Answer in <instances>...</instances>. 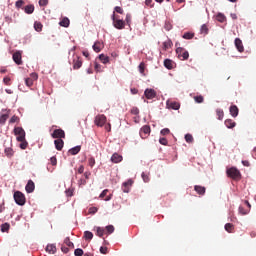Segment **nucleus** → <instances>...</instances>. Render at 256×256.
Wrapping results in <instances>:
<instances>
[{"instance_id":"46","label":"nucleus","mask_w":256,"mask_h":256,"mask_svg":"<svg viewBox=\"0 0 256 256\" xmlns=\"http://www.w3.org/2000/svg\"><path fill=\"white\" fill-rule=\"evenodd\" d=\"M64 243L66 244L67 247H70V248H74V243L71 242L70 238L69 237H66L65 240H64Z\"/></svg>"},{"instance_id":"12","label":"nucleus","mask_w":256,"mask_h":256,"mask_svg":"<svg viewBox=\"0 0 256 256\" xmlns=\"http://www.w3.org/2000/svg\"><path fill=\"white\" fill-rule=\"evenodd\" d=\"M82 65H83L82 59L79 58V56H76V58H74V60H73L74 70H79V68H81Z\"/></svg>"},{"instance_id":"25","label":"nucleus","mask_w":256,"mask_h":256,"mask_svg":"<svg viewBox=\"0 0 256 256\" xmlns=\"http://www.w3.org/2000/svg\"><path fill=\"white\" fill-rule=\"evenodd\" d=\"M84 238L86 241H92V239L94 238V234L92 233V231H84Z\"/></svg>"},{"instance_id":"34","label":"nucleus","mask_w":256,"mask_h":256,"mask_svg":"<svg viewBox=\"0 0 256 256\" xmlns=\"http://www.w3.org/2000/svg\"><path fill=\"white\" fill-rule=\"evenodd\" d=\"M104 233H105L104 228H102V227H97L96 228V235L99 236V238H103Z\"/></svg>"},{"instance_id":"5","label":"nucleus","mask_w":256,"mask_h":256,"mask_svg":"<svg viewBox=\"0 0 256 256\" xmlns=\"http://www.w3.org/2000/svg\"><path fill=\"white\" fill-rule=\"evenodd\" d=\"M14 134L17 136V141L20 143V141H23L26 137V132L23 129V127H15L14 128Z\"/></svg>"},{"instance_id":"26","label":"nucleus","mask_w":256,"mask_h":256,"mask_svg":"<svg viewBox=\"0 0 256 256\" xmlns=\"http://www.w3.org/2000/svg\"><path fill=\"white\" fill-rule=\"evenodd\" d=\"M46 251L49 252V254H55V252H57V247L53 244L47 245Z\"/></svg>"},{"instance_id":"54","label":"nucleus","mask_w":256,"mask_h":256,"mask_svg":"<svg viewBox=\"0 0 256 256\" xmlns=\"http://www.w3.org/2000/svg\"><path fill=\"white\" fill-rule=\"evenodd\" d=\"M89 214H96V212H98V208H96L95 206H92L91 208H89Z\"/></svg>"},{"instance_id":"44","label":"nucleus","mask_w":256,"mask_h":256,"mask_svg":"<svg viewBox=\"0 0 256 256\" xmlns=\"http://www.w3.org/2000/svg\"><path fill=\"white\" fill-rule=\"evenodd\" d=\"M194 100L195 102H197V104H202V102H204V96L203 95L194 96Z\"/></svg>"},{"instance_id":"30","label":"nucleus","mask_w":256,"mask_h":256,"mask_svg":"<svg viewBox=\"0 0 256 256\" xmlns=\"http://www.w3.org/2000/svg\"><path fill=\"white\" fill-rule=\"evenodd\" d=\"M195 37V34L193 32H184V35H182V38L185 40H191Z\"/></svg>"},{"instance_id":"31","label":"nucleus","mask_w":256,"mask_h":256,"mask_svg":"<svg viewBox=\"0 0 256 256\" xmlns=\"http://www.w3.org/2000/svg\"><path fill=\"white\" fill-rule=\"evenodd\" d=\"M34 6L33 4H29L28 6L24 7V12L27 13L28 15H31V13L34 12Z\"/></svg>"},{"instance_id":"19","label":"nucleus","mask_w":256,"mask_h":256,"mask_svg":"<svg viewBox=\"0 0 256 256\" xmlns=\"http://www.w3.org/2000/svg\"><path fill=\"white\" fill-rule=\"evenodd\" d=\"M194 190L197 192L198 195L201 196L205 195L206 193V188L202 185H195Z\"/></svg>"},{"instance_id":"22","label":"nucleus","mask_w":256,"mask_h":256,"mask_svg":"<svg viewBox=\"0 0 256 256\" xmlns=\"http://www.w3.org/2000/svg\"><path fill=\"white\" fill-rule=\"evenodd\" d=\"M239 109L237 105H231L230 107V114L232 117H238Z\"/></svg>"},{"instance_id":"9","label":"nucleus","mask_w":256,"mask_h":256,"mask_svg":"<svg viewBox=\"0 0 256 256\" xmlns=\"http://www.w3.org/2000/svg\"><path fill=\"white\" fill-rule=\"evenodd\" d=\"M131 186H133V179H128L126 182H123L122 190L124 193H129Z\"/></svg>"},{"instance_id":"13","label":"nucleus","mask_w":256,"mask_h":256,"mask_svg":"<svg viewBox=\"0 0 256 256\" xmlns=\"http://www.w3.org/2000/svg\"><path fill=\"white\" fill-rule=\"evenodd\" d=\"M25 190L27 193H33V191L35 190V184L32 179H29V181L27 182Z\"/></svg>"},{"instance_id":"48","label":"nucleus","mask_w":256,"mask_h":256,"mask_svg":"<svg viewBox=\"0 0 256 256\" xmlns=\"http://www.w3.org/2000/svg\"><path fill=\"white\" fill-rule=\"evenodd\" d=\"M142 178L144 180L145 183H149L150 179H149V174L142 172Z\"/></svg>"},{"instance_id":"3","label":"nucleus","mask_w":256,"mask_h":256,"mask_svg":"<svg viewBox=\"0 0 256 256\" xmlns=\"http://www.w3.org/2000/svg\"><path fill=\"white\" fill-rule=\"evenodd\" d=\"M176 54L181 61L189 59V52L188 50H185L184 47H177Z\"/></svg>"},{"instance_id":"17","label":"nucleus","mask_w":256,"mask_h":256,"mask_svg":"<svg viewBox=\"0 0 256 256\" xmlns=\"http://www.w3.org/2000/svg\"><path fill=\"white\" fill-rule=\"evenodd\" d=\"M122 160H123V156H121L120 154L118 153L112 154V157H111L112 163H120L122 162Z\"/></svg>"},{"instance_id":"52","label":"nucleus","mask_w":256,"mask_h":256,"mask_svg":"<svg viewBox=\"0 0 256 256\" xmlns=\"http://www.w3.org/2000/svg\"><path fill=\"white\" fill-rule=\"evenodd\" d=\"M139 73H141V74L145 73V64H144V62H141V64H139Z\"/></svg>"},{"instance_id":"63","label":"nucleus","mask_w":256,"mask_h":256,"mask_svg":"<svg viewBox=\"0 0 256 256\" xmlns=\"http://www.w3.org/2000/svg\"><path fill=\"white\" fill-rule=\"evenodd\" d=\"M47 4H49L48 0H39V5L40 6H47Z\"/></svg>"},{"instance_id":"36","label":"nucleus","mask_w":256,"mask_h":256,"mask_svg":"<svg viewBox=\"0 0 256 256\" xmlns=\"http://www.w3.org/2000/svg\"><path fill=\"white\" fill-rule=\"evenodd\" d=\"M11 225L9 224V222H4V224H2L1 226V230L2 232H9Z\"/></svg>"},{"instance_id":"39","label":"nucleus","mask_w":256,"mask_h":256,"mask_svg":"<svg viewBox=\"0 0 256 256\" xmlns=\"http://www.w3.org/2000/svg\"><path fill=\"white\" fill-rule=\"evenodd\" d=\"M19 143H20V148L22 150H26V148L28 146V142L26 141V136H24V139L22 141H20Z\"/></svg>"},{"instance_id":"59","label":"nucleus","mask_w":256,"mask_h":256,"mask_svg":"<svg viewBox=\"0 0 256 256\" xmlns=\"http://www.w3.org/2000/svg\"><path fill=\"white\" fill-rule=\"evenodd\" d=\"M170 134V129H168V128H164V129H162L161 130V135H169Z\"/></svg>"},{"instance_id":"61","label":"nucleus","mask_w":256,"mask_h":256,"mask_svg":"<svg viewBox=\"0 0 256 256\" xmlns=\"http://www.w3.org/2000/svg\"><path fill=\"white\" fill-rule=\"evenodd\" d=\"M100 252H101V254H107L108 248L106 246H101L100 247Z\"/></svg>"},{"instance_id":"37","label":"nucleus","mask_w":256,"mask_h":256,"mask_svg":"<svg viewBox=\"0 0 256 256\" xmlns=\"http://www.w3.org/2000/svg\"><path fill=\"white\" fill-rule=\"evenodd\" d=\"M7 119H9V114H2V116H0V125H5Z\"/></svg>"},{"instance_id":"47","label":"nucleus","mask_w":256,"mask_h":256,"mask_svg":"<svg viewBox=\"0 0 256 256\" xmlns=\"http://www.w3.org/2000/svg\"><path fill=\"white\" fill-rule=\"evenodd\" d=\"M74 254L76 256H82V255H84V251L82 248H77V249H75Z\"/></svg>"},{"instance_id":"50","label":"nucleus","mask_w":256,"mask_h":256,"mask_svg":"<svg viewBox=\"0 0 256 256\" xmlns=\"http://www.w3.org/2000/svg\"><path fill=\"white\" fill-rule=\"evenodd\" d=\"M96 164V160L94 159V157H90V159H88V165L93 168V166Z\"/></svg>"},{"instance_id":"42","label":"nucleus","mask_w":256,"mask_h":256,"mask_svg":"<svg viewBox=\"0 0 256 256\" xmlns=\"http://www.w3.org/2000/svg\"><path fill=\"white\" fill-rule=\"evenodd\" d=\"M106 232L108 233V235H111L113 232H115L114 225H106Z\"/></svg>"},{"instance_id":"10","label":"nucleus","mask_w":256,"mask_h":256,"mask_svg":"<svg viewBox=\"0 0 256 256\" xmlns=\"http://www.w3.org/2000/svg\"><path fill=\"white\" fill-rule=\"evenodd\" d=\"M144 95L147 99H154L157 96L156 90L154 89H146Z\"/></svg>"},{"instance_id":"45","label":"nucleus","mask_w":256,"mask_h":256,"mask_svg":"<svg viewBox=\"0 0 256 256\" xmlns=\"http://www.w3.org/2000/svg\"><path fill=\"white\" fill-rule=\"evenodd\" d=\"M184 138L187 143H193L194 141L193 135H191V133H187Z\"/></svg>"},{"instance_id":"40","label":"nucleus","mask_w":256,"mask_h":256,"mask_svg":"<svg viewBox=\"0 0 256 256\" xmlns=\"http://www.w3.org/2000/svg\"><path fill=\"white\" fill-rule=\"evenodd\" d=\"M216 114L218 116V120H223L224 119V112H223V110H221V108H218L216 110Z\"/></svg>"},{"instance_id":"20","label":"nucleus","mask_w":256,"mask_h":256,"mask_svg":"<svg viewBox=\"0 0 256 256\" xmlns=\"http://www.w3.org/2000/svg\"><path fill=\"white\" fill-rule=\"evenodd\" d=\"M59 25L64 28H68L70 25L69 17H63L62 20H60Z\"/></svg>"},{"instance_id":"23","label":"nucleus","mask_w":256,"mask_h":256,"mask_svg":"<svg viewBox=\"0 0 256 256\" xmlns=\"http://www.w3.org/2000/svg\"><path fill=\"white\" fill-rule=\"evenodd\" d=\"M109 193V190L106 189V190H103L100 194V199H104L106 202H108L109 200H111V196H107Z\"/></svg>"},{"instance_id":"6","label":"nucleus","mask_w":256,"mask_h":256,"mask_svg":"<svg viewBox=\"0 0 256 256\" xmlns=\"http://www.w3.org/2000/svg\"><path fill=\"white\" fill-rule=\"evenodd\" d=\"M150 133L151 127L148 124H146L140 129L139 135L142 139H146L147 137H149Z\"/></svg>"},{"instance_id":"53","label":"nucleus","mask_w":256,"mask_h":256,"mask_svg":"<svg viewBox=\"0 0 256 256\" xmlns=\"http://www.w3.org/2000/svg\"><path fill=\"white\" fill-rule=\"evenodd\" d=\"M94 68L97 73H100L102 71V65L98 64V62H95Z\"/></svg>"},{"instance_id":"35","label":"nucleus","mask_w":256,"mask_h":256,"mask_svg":"<svg viewBox=\"0 0 256 256\" xmlns=\"http://www.w3.org/2000/svg\"><path fill=\"white\" fill-rule=\"evenodd\" d=\"M216 19H217L218 22L223 23V22L226 21V16L223 13H218L217 16H216Z\"/></svg>"},{"instance_id":"64","label":"nucleus","mask_w":256,"mask_h":256,"mask_svg":"<svg viewBox=\"0 0 256 256\" xmlns=\"http://www.w3.org/2000/svg\"><path fill=\"white\" fill-rule=\"evenodd\" d=\"M252 157L256 159V147L252 150Z\"/></svg>"},{"instance_id":"56","label":"nucleus","mask_w":256,"mask_h":256,"mask_svg":"<svg viewBox=\"0 0 256 256\" xmlns=\"http://www.w3.org/2000/svg\"><path fill=\"white\" fill-rule=\"evenodd\" d=\"M16 122H20V118L17 116H12L10 118V123H16Z\"/></svg>"},{"instance_id":"7","label":"nucleus","mask_w":256,"mask_h":256,"mask_svg":"<svg viewBox=\"0 0 256 256\" xmlns=\"http://www.w3.org/2000/svg\"><path fill=\"white\" fill-rule=\"evenodd\" d=\"M51 137L54 139H64L66 137L65 130L63 129H55L51 134Z\"/></svg>"},{"instance_id":"33","label":"nucleus","mask_w":256,"mask_h":256,"mask_svg":"<svg viewBox=\"0 0 256 256\" xmlns=\"http://www.w3.org/2000/svg\"><path fill=\"white\" fill-rule=\"evenodd\" d=\"M225 230L228 233H232L234 230V224H232L231 222H227V224L225 225Z\"/></svg>"},{"instance_id":"43","label":"nucleus","mask_w":256,"mask_h":256,"mask_svg":"<svg viewBox=\"0 0 256 256\" xmlns=\"http://www.w3.org/2000/svg\"><path fill=\"white\" fill-rule=\"evenodd\" d=\"M163 46H164V49L167 50V49H170V47L173 46V43H172L171 40H166V41H164Z\"/></svg>"},{"instance_id":"15","label":"nucleus","mask_w":256,"mask_h":256,"mask_svg":"<svg viewBox=\"0 0 256 256\" xmlns=\"http://www.w3.org/2000/svg\"><path fill=\"white\" fill-rule=\"evenodd\" d=\"M167 106L168 108H172V110H179L181 108V104L176 101H168Z\"/></svg>"},{"instance_id":"4","label":"nucleus","mask_w":256,"mask_h":256,"mask_svg":"<svg viewBox=\"0 0 256 256\" xmlns=\"http://www.w3.org/2000/svg\"><path fill=\"white\" fill-rule=\"evenodd\" d=\"M227 175L233 180H240L241 178L240 170H238L237 168L227 169Z\"/></svg>"},{"instance_id":"60","label":"nucleus","mask_w":256,"mask_h":256,"mask_svg":"<svg viewBox=\"0 0 256 256\" xmlns=\"http://www.w3.org/2000/svg\"><path fill=\"white\" fill-rule=\"evenodd\" d=\"M51 165L56 166L57 165V157L53 156L50 159Z\"/></svg>"},{"instance_id":"1","label":"nucleus","mask_w":256,"mask_h":256,"mask_svg":"<svg viewBox=\"0 0 256 256\" xmlns=\"http://www.w3.org/2000/svg\"><path fill=\"white\" fill-rule=\"evenodd\" d=\"M112 24L117 30H124L125 28V20L117 16L115 12L112 14Z\"/></svg>"},{"instance_id":"41","label":"nucleus","mask_w":256,"mask_h":256,"mask_svg":"<svg viewBox=\"0 0 256 256\" xmlns=\"http://www.w3.org/2000/svg\"><path fill=\"white\" fill-rule=\"evenodd\" d=\"M201 34L207 35L209 33V28L208 26L204 23L200 29Z\"/></svg>"},{"instance_id":"62","label":"nucleus","mask_w":256,"mask_h":256,"mask_svg":"<svg viewBox=\"0 0 256 256\" xmlns=\"http://www.w3.org/2000/svg\"><path fill=\"white\" fill-rule=\"evenodd\" d=\"M159 143L162 144V145H167V144H168V139H166V138H160V139H159Z\"/></svg>"},{"instance_id":"49","label":"nucleus","mask_w":256,"mask_h":256,"mask_svg":"<svg viewBox=\"0 0 256 256\" xmlns=\"http://www.w3.org/2000/svg\"><path fill=\"white\" fill-rule=\"evenodd\" d=\"M130 113L133 114L134 116H137L140 113L139 108L137 107L131 108Z\"/></svg>"},{"instance_id":"18","label":"nucleus","mask_w":256,"mask_h":256,"mask_svg":"<svg viewBox=\"0 0 256 256\" xmlns=\"http://www.w3.org/2000/svg\"><path fill=\"white\" fill-rule=\"evenodd\" d=\"M104 47V43H101V41H96L93 45L94 52L99 53Z\"/></svg>"},{"instance_id":"24","label":"nucleus","mask_w":256,"mask_h":256,"mask_svg":"<svg viewBox=\"0 0 256 256\" xmlns=\"http://www.w3.org/2000/svg\"><path fill=\"white\" fill-rule=\"evenodd\" d=\"M164 67H166L168 70H172L174 68V62L171 59H165L164 60Z\"/></svg>"},{"instance_id":"58","label":"nucleus","mask_w":256,"mask_h":256,"mask_svg":"<svg viewBox=\"0 0 256 256\" xmlns=\"http://www.w3.org/2000/svg\"><path fill=\"white\" fill-rule=\"evenodd\" d=\"M25 83H26V86H32L33 85V78H26Z\"/></svg>"},{"instance_id":"55","label":"nucleus","mask_w":256,"mask_h":256,"mask_svg":"<svg viewBox=\"0 0 256 256\" xmlns=\"http://www.w3.org/2000/svg\"><path fill=\"white\" fill-rule=\"evenodd\" d=\"M24 4H25V1H23V0L16 1V7L18 9H20L22 6H24Z\"/></svg>"},{"instance_id":"28","label":"nucleus","mask_w":256,"mask_h":256,"mask_svg":"<svg viewBox=\"0 0 256 256\" xmlns=\"http://www.w3.org/2000/svg\"><path fill=\"white\" fill-rule=\"evenodd\" d=\"M99 59L102 62V64H108L110 61L109 56L104 55V53H102L101 55H99Z\"/></svg>"},{"instance_id":"38","label":"nucleus","mask_w":256,"mask_h":256,"mask_svg":"<svg viewBox=\"0 0 256 256\" xmlns=\"http://www.w3.org/2000/svg\"><path fill=\"white\" fill-rule=\"evenodd\" d=\"M125 25L127 24L129 27H131V22H132V16L130 13L126 14V18H125Z\"/></svg>"},{"instance_id":"14","label":"nucleus","mask_w":256,"mask_h":256,"mask_svg":"<svg viewBox=\"0 0 256 256\" xmlns=\"http://www.w3.org/2000/svg\"><path fill=\"white\" fill-rule=\"evenodd\" d=\"M54 144H55V148L58 151H61L62 148L64 147V140H63V138L55 139Z\"/></svg>"},{"instance_id":"11","label":"nucleus","mask_w":256,"mask_h":256,"mask_svg":"<svg viewBox=\"0 0 256 256\" xmlns=\"http://www.w3.org/2000/svg\"><path fill=\"white\" fill-rule=\"evenodd\" d=\"M13 61H14L17 65H22V64H23L22 52H15V53L13 54Z\"/></svg>"},{"instance_id":"27","label":"nucleus","mask_w":256,"mask_h":256,"mask_svg":"<svg viewBox=\"0 0 256 256\" xmlns=\"http://www.w3.org/2000/svg\"><path fill=\"white\" fill-rule=\"evenodd\" d=\"M79 151H81V146L77 145L76 147L70 148L69 153L72 154V156H75Z\"/></svg>"},{"instance_id":"2","label":"nucleus","mask_w":256,"mask_h":256,"mask_svg":"<svg viewBox=\"0 0 256 256\" xmlns=\"http://www.w3.org/2000/svg\"><path fill=\"white\" fill-rule=\"evenodd\" d=\"M14 200L17 205L24 206L26 203V196L24 193H22V191H15Z\"/></svg>"},{"instance_id":"57","label":"nucleus","mask_w":256,"mask_h":256,"mask_svg":"<svg viewBox=\"0 0 256 256\" xmlns=\"http://www.w3.org/2000/svg\"><path fill=\"white\" fill-rule=\"evenodd\" d=\"M4 84L6 86H10L11 85V78L9 77H4V80H3Z\"/></svg>"},{"instance_id":"32","label":"nucleus","mask_w":256,"mask_h":256,"mask_svg":"<svg viewBox=\"0 0 256 256\" xmlns=\"http://www.w3.org/2000/svg\"><path fill=\"white\" fill-rule=\"evenodd\" d=\"M4 153L7 157H12L14 156V150L12 147H7L4 149Z\"/></svg>"},{"instance_id":"29","label":"nucleus","mask_w":256,"mask_h":256,"mask_svg":"<svg viewBox=\"0 0 256 256\" xmlns=\"http://www.w3.org/2000/svg\"><path fill=\"white\" fill-rule=\"evenodd\" d=\"M34 30H36L38 33H41V31H43V23L34 22Z\"/></svg>"},{"instance_id":"51","label":"nucleus","mask_w":256,"mask_h":256,"mask_svg":"<svg viewBox=\"0 0 256 256\" xmlns=\"http://www.w3.org/2000/svg\"><path fill=\"white\" fill-rule=\"evenodd\" d=\"M115 12L119 13L120 15H123L124 10L122 7L116 6V7H114V13Z\"/></svg>"},{"instance_id":"8","label":"nucleus","mask_w":256,"mask_h":256,"mask_svg":"<svg viewBox=\"0 0 256 256\" xmlns=\"http://www.w3.org/2000/svg\"><path fill=\"white\" fill-rule=\"evenodd\" d=\"M106 121H107V117L104 116V114H99L98 116L95 117V120H94L95 125L100 127L104 126Z\"/></svg>"},{"instance_id":"16","label":"nucleus","mask_w":256,"mask_h":256,"mask_svg":"<svg viewBox=\"0 0 256 256\" xmlns=\"http://www.w3.org/2000/svg\"><path fill=\"white\" fill-rule=\"evenodd\" d=\"M235 46H236V49L238 50V52H240V53L244 52V46H243L242 40H240V38L235 39Z\"/></svg>"},{"instance_id":"21","label":"nucleus","mask_w":256,"mask_h":256,"mask_svg":"<svg viewBox=\"0 0 256 256\" xmlns=\"http://www.w3.org/2000/svg\"><path fill=\"white\" fill-rule=\"evenodd\" d=\"M225 125L227 128L233 129L236 126V121L232 120V118H227V120H225Z\"/></svg>"}]
</instances>
